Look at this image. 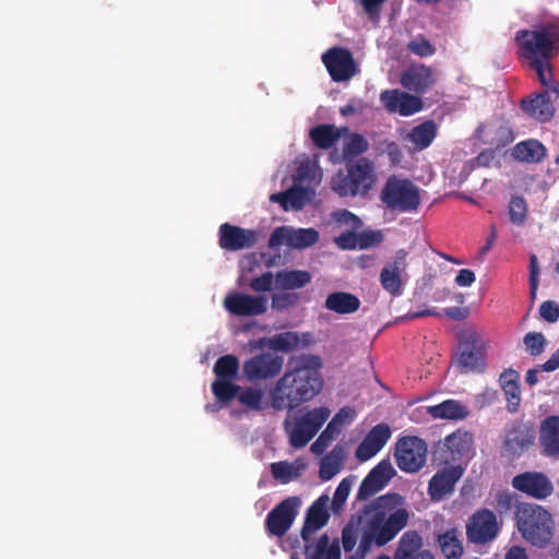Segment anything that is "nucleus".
I'll return each instance as SVG.
<instances>
[{"mask_svg": "<svg viewBox=\"0 0 559 559\" xmlns=\"http://www.w3.org/2000/svg\"><path fill=\"white\" fill-rule=\"evenodd\" d=\"M405 500L399 493H386L365 506L357 515L361 539L358 551L365 555L372 545L382 547L393 540L407 525L409 512Z\"/></svg>", "mask_w": 559, "mask_h": 559, "instance_id": "obj_1", "label": "nucleus"}, {"mask_svg": "<svg viewBox=\"0 0 559 559\" xmlns=\"http://www.w3.org/2000/svg\"><path fill=\"white\" fill-rule=\"evenodd\" d=\"M321 366L319 356L292 358L288 369L270 391L271 406L275 411H292L317 396L323 388Z\"/></svg>", "mask_w": 559, "mask_h": 559, "instance_id": "obj_2", "label": "nucleus"}, {"mask_svg": "<svg viewBox=\"0 0 559 559\" xmlns=\"http://www.w3.org/2000/svg\"><path fill=\"white\" fill-rule=\"evenodd\" d=\"M515 41L521 56L536 73L539 83L559 97V82L554 78L551 63L559 56V26L548 23L534 29H520L516 32Z\"/></svg>", "mask_w": 559, "mask_h": 559, "instance_id": "obj_3", "label": "nucleus"}, {"mask_svg": "<svg viewBox=\"0 0 559 559\" xmlns=\"http://www.w3.org/2000/svg\"><path fill=\"white\" fill-rule=\"evenodd\" d=\"M515 521L522 536L534 546L544 547L552 537L551 515L538 504L519 503Z\"/></svg>", "mask_w": 559, "mask_h": 559, "instance_id": "obj_4", "label": "nucleus"}, {"mask_svg": "<svg viewBox=\"0 0 559 559\" xmlns=\"http://www.w3.org/2000/svg\"><path fill=\"white\" fill-rule=\"evenodd\" d=\"M380 200L392 212H416L420 205L419 188L409 179L391 176L383 186Z\"/></svg>", "mask_w": 559, "mask_h": 559, "instance_id": "obj_5", "label": "nucleus"}, {"mask_svg": "<svg viewBox=\"0 0 559 559\" xmlns=\"http://www.w3.org/2000/svg\"><path fill=\"white\" fill-rule=\"evenodd\" d=\"M373 164L368 158H359L347 166V173H337L332 179L333 190L341 197L365 194L371 188Z\"/></svg>", "mask_w": 559, "mask_h": 559, "instance_id": "obj_6", "label": "nucleus"}, {"mask_svg": "<svg viewBox=\"0 0 559 559\" xmlns=\"http://www.w3.org/2000/svg\"><path fill=\"white\" fill-rule=\"evenodd\" d=\"M427 452V444L421 438L406 436L396 442L395 461L401 471L416 473L425 465Z\"/></svg>", "mask_w": 559, "mask_h": 559, "instance_id": "obj_7", "label": "nucleus"}, {"mask_svg": "<svg viewBox=\"0 0 559 559\" xmlns=\"http://www.w3.org/2000/svg\"><path fill=\"white\" fill-rule=\"evenodd\" d=\"M301 506L299 497L293 496L276 504L266 515L265 531L270 536L283 537L292 527Z\"/></svg>", "mask_w": 559, "mask_h": 559, "instance_id": "obj_8", "label": "nucleus"}, {"mask_svg": "<svg viewBox=\"0 0 559 559\" xmlns=\"http://www.w3.org/2000/svg\"><path fill=\"white\" fill-rule=\"evenodd\" d=\"M456 365L462 373L483 370L486 366L484 342L476 332L464 334L460 342Z\"/></svg>", "mask_w": 559, "mask_h": 559, "instance_id": "obj_9", "label": "nucleus"}, {"mask_svg": "<svg viewBox=\"0 0 559 559\" xmlns=\"http://www.w3.org/2000/svg\"><path fill=\"white\" fill-rule=\"evenodd\" d=\"M407 251L400 249L395 251L394 255L382 267L379 282L382 288L392 297H399L404 292L403 276L406 275L407 270Z\"/></svg>", "mask_w": 559, "mask_h": 559, "instance_id": "obj_10", "label": "nucleus"}, {"mask_svg": "<svg viewBox=\"0 0 559 559\" xmlns=\"http://www.w3.org/2000/svg\"><path fill=\"white\" fill-rule=\"evenodd\" d=\"M498 532L497 516L488 509L477 510L469 516L466 524L467 539L476 545H484L493 540Z\"/></svg>", "mask_w": 559, "mask_h": 559, "instance_id": "obj_11", "label": "nucleus"}, {"mask_svg": "<svg viewBox=\"0 0 559 559\" xmlns=\"http://www.w3.org/2000/svg\"><path fill=\"white\" fill-rule=\"evenodd\" d=\"M267 297L239 292L227 294L223 300L226 311L235 317H258L267 311Z\"/></svg>", "mask_w": 559, "mask_h": 559, "instance_id": "obj_12", "label": "nucleus"}, {"mask_svg": "<svg viewBox=\"0 0 559 559\" xmlns=\"http://www.w3.org/2000/svg\"><path fill=\"white\" fill-rule=\"evenodd\" d=\"M319 241V233L314 228H298L290 226L276 227L269 239V248L277 249L286 245L294 249H305Z\"/></svg>", "mask_w": 559, "mask_h": 559, "instance_id": "obj_13", "label": "nucleus"}, {"mask_svg": "<svg viewBox=\"0 0 559 559\" xmlns=\"http://www.w3.org/2000/svg\"><path fill=\"white\" fill-rule=\"evenodd\" d=\"M322 62L334 82H345L357 73V66L349 50L332 47L322 55Z\"/></svg>", "mask_w": 559, "mask_h": 559, "instance_id": "obj_14", "label": "nucleus"}, {"mask_svg": "<svg viewBox=\"0 0 559 559\" xmlns=\"http://www.w3.org/2000/svg\"><path fill=\"white\" fill-rule=\"evenodd\" d=\"M283 365V357L262 353L245 361L243 372L249 380H266L280 374Z\"/></svg>", "mask_w": 559, "mask_h": 559, "instance_id": "obj_15", "label": "nucleus"}, {"mask_svg": "<svg viewBox=\"0 0 559 559\" xmlns=\"http://www.w3.org/2000/svg\"><path fill=\"white\" fill-rule=\"evenodd\" d=\"M219 247L227 251H239L253 247L258 240V233L245 229L229 223H224L218 229Z\"/></svg>", "mask_w": 559, "mask_h": 559, "instance_id": "obj_16", "label": "nucleus"}, {"mask_svg": "<svg viewBox=\"0 0 559 559\" xmlns=\"http://www.w3.org/2000/svg\"><path fill=\"white\" fill-rule=\"evenodd\" d=\"M394 475L395 469L389 461L379 462L362 479L356 499L362 501L376 495L386 486Z\"/></svg>", "mask_w": 559, "mask_h": 559, "instance_id": "obj_17", "label": "nucleus"}, {"mask_svg": "<svg viewBox=\"0 0 559 559\" xmlns=\"http://www.w3.org/2000/svg\"><path fill=\"white\" fill-rule=\"evenodd\" d=\"M380 100L388 111L397 112L404 117L419 112L424 108L420 97L400 90L383 91L380 94Z\"/></svg>", "mask_w": 559, "mask_h": 559, "instance_id": "obj_18", "label": "nucleus"}, {"mask_svg": "<svg viewBox=\"0 0 559 559\" xmlns=\"http://www.w3.org/2000/svg\"><path fill=\"white\" fill-rule=\"evenodd\" d=\"M472 448L473 435L468 431L456 430L444 438L438 451L441 460L449 464L450 462H457L468 456Z\"/></svg>", "mask_w": 559, "mask_h": 559, "instance_id": "obj_19", "label": "nucleus"}, {"mask_svg": "<svg viewBox=\"0 0 559 559\" xmlns=\"http://www.w3.org/2000/svg\"><path fill=\"white\" fill-rule=\"evenodd\" d=\"M512 486L535 499L549 497L554 487L546 475L539 472H525L513 477Z\"/></svg>", "mask_w": 559, "mask_h": 559, "instance_id": "obj_20", "label": "nucleus"}, {"mask_svg": "<svg viewBox=\"0 0 559 559\" xmlns=\"http://www.w3.org/2000/svg\"><path fill=\"white\" fill-rule=\"evenodd\" d=\"M435 72L425 64H412L401 73V85L416 95L425 94L436 84Z\"/></svg>", "mask_w": 559, "mask_h": 559, "instance_id": "obj_21", "label": "nucleus"}, {"mask_svg": "<svg viewBox=\"0 0 559 559\" xmlns=\"http://www.w3.org/2000/svg\"><path fill=\"white\" fill-rule=\"evenodd\" d=\"M464 469L460 465L438 471L428 484V493L431 500L440 501L447 495L452 493L456 481L462 477Z\"/></svg>", "mask_w": 559, "mask_h": 559, "instance_id": "obj_22", "label": "nucleus"}, {"mask_svg": "<svg viewBox=\"0 0 559 559\" xmlns=\"http://www.w3.org/2000/svg\"><path fill=\"white\" fill-rule=\"evenodd\" d=\"M390 437L391 429L388 424L376 425L356 449V457L361 462L370 460L385 445Z\"/></svg>", "mask_w": 559, "mask_h": 559, "instance_id": "obj_23", "label": "nucleus"}, {"mask_svg": "<svg viewBox=\"0 0 559 559\" xmlns=\"http://www.w3.org/2000/svg\"><path fill=\"white\" fill-rule=\"evenodd\" d=\"M542 93H537L530 99L521 102L522 110L531 118L539 121L547 122L555 115V107L550 99V93H554L549 87Z\"/></svg>", "mask_w": 559, "mask_h": 559, "instance_id": "obj_24", "label": "nucleus"}, {"mask_svg": "<svg viewBox=\"0 0 559 559\" xmlns=\"http://www.w3.org/2000/svg\"><path fill=\"white\" fill-rule=\"evenodd\" d=\"M328 501V496H321L309 507L300 532L304 542L310 540L311 535L329 522Z\"/></svg>", "mask_w": 559, "mask_h": 559, "instance_id": "obj_25", "label": "nucleus"}, {"mask_svg": "<svg viewBox=\"0 0 559 559\" xmlns=\"http://www.w3.org/2000/svg\"><path fill=\"white\" fill-rule=\"evenodd\" d=\"M539 442L546 455L559 457V416L551 415L542 421Z\"/></svg>", "mask_w": 559, "mask_h": 559, "instance_id": "obj_26", "label": "nucleus"}, {"mask_svg": "<svg viewBox=\"0 0 559 559\" xmlns=\"http://www.w3.org/2000/svg\"><path fill=\"white\" fill-rule=\"evenodd\" d=\"M313 341L310 333L282 332L270 340V347L274 350L290 353L296 349L307 348Z\"/></svg>", "mask_w": 559, "mask_h": 559, "instance_id": "obj_27", "label": "nucleus"}, {"mask_svg": "<svg viewBox=\"0 0 559 559\" xmlns=\"http://www.w3.org/2000/svg\"><path fill=\"white\" fill-rule=\"evenodd\" d=\"M332 549L341 552L338 539L331 543L330 536L324 533L318 539L305 542V556L306 559H328ZM290 559H299L297 554H292Z\"/></svg>", "mask_w": 559, "mask_h": 559, "instance_id": "obj_28", "label": "nucleus"}, {"mask_svg": "<svg viewBox=\"0 0 559 559\" xmlns=\"http://www.w3.org/2000/svg\"><path fill=\"white\" fill-rule=\"evenodd\" d=\"M345 132H348L346 127L338 129L334 124L323 123L311 128L309 136L317 147L329 150L340 140L342 133Z\"/></svg>", "mask_w": 559, "mask_h": 559, "instance_id": "obj_29", "label": "nucleus"}, {"mask_svg": "<svg viewBox=\"0 0 559 559\" xmlns=\"http://www.w3.org/2000/svg\"><path fill=\"white\" fill-rule=\"evenodd\" d=\"M324 307L338 314H349L359 309L360 300L352 293L334 292L325 298Z\"/></svg>", "mask_w": 559, "mask_h": 559, "instance_id": "obj_30", "label": "nucleus"}, {"mask_svg": "<svg viewBox=\"0 0 559 559\" xmlns=\"http://www.w3.org/2000/svg\"><path fill=\"white\" fill-rule=\"evenodd\" d=\"M311 282V275L304 270H282L275 274V287L283 290L302 288Z\"/></svg>", "mask_w": 559, "mask_h": 559, "instance_id": "obj_31", "label": "nucleus"}, {"mask_svg": "<svg viewBox=\"0 0 559 559\" xmlns=\"http://www.w3.org/2000/svg\"><path fill=\"white\" fill-rule=\"evenodd\" d=\"M546 155V147L542 142L530 139L518 143L512 150V156L524 163H539Z\"/></svg>", "mask_w": 559, "mask_h": 559, "instance_id": "obj_32", "label": "nucleus"}, {"mask_svg": "<svg viewBox=\"0 0 559 559\" xmlns=\"http://www.w3.org/2000/svg\"><path fill=\"white\" fill-rule=\"evenodd\" d=\"M437 135V126L432 120H426L414 127L406 139L414 144V148L421 151L427 148Z\"/></svg>", "mask_w": 559, "mask_h": 559, "instance_id": "obj_33", "label": "nucleus"}, {"mask_svg": "<svg viewBox=\"0 0 559 559\" xmlns=\"http://www.w3.org/2000/svg\"><path fill=\"white\" fill-rule=\"evenodd\" d=\"M428 413L433 418L461 420L468 415V409L457 401L447 400L440 404L430 406Z\"/></svg>", "mask_w": 559, "mask_h": 559, "instance_id": "obj_34", "label": "nucleus"}, {"mask_svg": "<svg viewBox=\"0 0 559 559\" xmlns=\"http://www.w3.org/2000/svg\"><path fill=\"white\" fill-rule=\"evenodd\" d=\"M438 545L441 554L447 559H461L464 552L462 540L459 538V531L451 528L438 535Z\"/></svg>", "mask_w": 559, "mask_h": 559, "instance_id": "obj_35", "label": "nucleus"}, {"mask_svg": "<svg viewBox=\"0 0 559 559\" xmlns=\"http://www.w3.org/2000/svg\"><path fill=\"white\" fill-rule=\"evenodd\" d=\"M344 451L340 445H336L322 459L319 469L320 478L322 480L332 479L342 469Z\"/></svg>", "mask_w": 559, "mask_h": 559, "instance_id": "obj_36", "label": "nucleus"}, {"mask_svg": "<svg viewBox=\"0 0 559 559\" xmlns=\"http://www.w3.org/2000/svg\"><path fill=\"white\" fill-rule=\"evenodd\" d=\"M240 362L235 355H224L219 357L213 367L215 380H237Z\"/></svg>", "mask_w": 559, "mask_h": 559, "instance_id": "obj_37", "label": "nucleus"}, {"mask_svg": "<svg viewBox=\"0 0 559 559\" xmlns=\"http://www.w3.org/2000/svg\"><path fill=\"white\" fill-rule=\"evenodd\" d=\"M305 465L299 461L288 463L287 461L275 462L271 464L272 476L281 484H288L300 476Z\"/></svg>", "mask_w": 559, "mask_h": 559, "instance_id": "obj_38", "label": "nucleus"}, {"mask_svg": "<svg viewBox=\"0 0 559 559\" xmlns=\"http://www.w3.org/2000/svg\"><path fill=\"white\" fill-rule=\"evenodd\" d=\"M330 409L325 406L316 407L302 415L297 421L316 436L330 417Z\"/></svg>", "mask_w": 559, "mask_h": 559, "instance_id": "obj_39", "label": "nucleus"}, {"mask_svg": "<svg viewBox=\"0 0 559 559\" xmlns=\"http://www.w3.org/2000/svg\"><path fill=\"white\" fill-rule=\"evenodd\" d=\"M235 380H214L211 388L216 400L223 404H229L237 399L240 385Z\"/></svg>", "mask_w": 559, "mask_h": 559, "instance_id": "obj_40", "label": "nucleus"}, {"mask_svg": "<svg viewBox=\"0 0 559 559\" xmlns=\"http://www.w3.org/2000/svg\"><path fill=\"white\" fill-rule=\"evenodd\" d=\"M238 402L250 411L260 412L265 408L264 394L261 389L240 386Z\"/></svg>", "mask_w": 559, "mask_h": 559, "instance_id": "obj_41", "label": "nucleus"}, {"mask_svg": "<svg viewBox=\"0 0 559 559\" xmlns=\"http://www.w3.org/2000/svg\"><path fill=\"white\" fill-rule=\"evenodd\" d=\"M368 148V140L362 134L350 133L343 147V157L345 160H352L366 153Z\"/></svg>", "mask_w": 559, "mask_h": 559, "instance_id": "obj_42", "label": "nucleus"}, {"mask_svg": "<svg viewBox=\"0 0 559 559\" xmlns=\"http://www.w3.org/2000/svg\"><path fill=\"white\" fill-rule=\"evenodd\" d=\"M532 443V437L521 429L510 430L506 438V448L512 453H521Z\"/></svg>", "mask_w": 559, "mask_h": 559, "instance_id": "obj_43", "label": "nucleus"}, {"mask_svg": "<svg viewBox=\"0 0 559 559\" xmlns=\"http://www.w3.org/2000/svg\"><path fill=\"white\" fill-rule=\"evenodd\" d=\"M340 432V427L334 426V423L330 421L318 439L311 444V452L317 455L323 454Z\"/></svg>", "mask_w": 559, "mask_h": 559, "instance_id": "obj_44", "label": "nucleus"}, {"mask_svg": "<svg viewBox=\"0 0 559 559\" xmlns=\"http://www.w3.org/2000/svg\"><path fill=\"white\" fill-rule=\"evenodd\" d=\"M508 213L512 224L518 226L523 225L527 216V204L524 198L513 195L509 203Z\"/></svg>", "mask_w": 559, "mask_h": 559, "instance_id": "obj_45", "label": "nucleus"}, {"mask_svg": "<svg viewBox=\"0 0 559 559\" xmlns=\"http://www.w3.org/2000/svg\"><path fill=\"white\" fill-rule=\"evenodd\" d=\"M288 210H301L310 202V193L307 188L301 186H293L287 190Z\"/></svg>", "mask_w": 559, "mask_h": 559, "instance_id": "obj_46", "label": "nucleus"}, {"mask_svg": "<svg viewBox=\"0 0 559 559\" xmlns=\"http://www.w3.org/2000/svg\"><path fill=\"white\" fill-rule=\"evenodd\" d=\"M352 485H353V480L348 477H346L340 481V484L336 487V490L334 492V496L332 499V504H331V509L334 513H338L343 509V507L349 496Z\"/></svg>", "mask_w": 559, "mask_h": 559, "instance_id": "obj_47", "label": "nucleus"}, {"mask_svg": "<svg viewBox=\"0 0 559 559\" xmlns=\"http://www.w3.org/2000/svg\"><path fill=\"white\" fill-rule=\"evenodd\" d=\"M421 546V537L415 531H408L403 534L400 540V547L396 550V555H402L405 551H409L412 555H417V551Z\"/></svg>", "mask_w": 559, "mask_h": 559, "instance_id": "obj_48", "label": "nucleus"}, {"mask_svg": "<svg viewBox=\"0 0 559 559\" xmlns=\"http://www.w3.org/2000/svg\"><path fill=\"white\" fill-rule=\"evenodd\" d=\"M358 526L360 524L357 523V515H353L342 531V544L346 552L352 551L356 545Z\"/></svg>", "mask_w": 559, "mask_h": 559, "instance_id": "obj_49", "label": "nucleus"}, {"mask_svg": "<svg viewBox=\"0 0 559 559\" xmlns=\"http://www.w3.org/2000/svg\"><path fill=\"white\" fill-rule=\"evenodd\" d=\"M407 49L412 53H414L420 58L430 57L436 51L435 46L426 37H424L421 35L414 38L413 40H411L407 44Z\"/></svg>", "mask_w": 559, "mask_h": 559, "instance_id": "obj_50", "label": "nucleus"}, {"mask_svg": "<svg viewBox=\"0 0 559 559\" xmlns=\"http://www.w3.org/2000/svg\"><path fill=\"white\" fill-rule=\"evenodd\" d=\"M314 437L309 430L296 421L295 427L289 431V443L295 449H301Z\"/></svg>", "mask_w": 559, "mask_h": 559, "instance_id": "obj_51", "label": "nucleus"}, {"mask_svg": "<svg viewBox=\"0 0 559 559\" xmlns=\"http://www.w3.org/2000/svg\"><path fill=\"white\" fill-rule=\"evenodd\" d=\"M507 399V407L510 413H515L521 403V391L519 383L507 382V385L501 386Z\"/></svg>", "mask_w": 559, "mask_h": 559, "instance_id": "obj_52", "label": "nucleus"}, {"mask_svg": "<svg viewBox=\"0 0 559 559\" xmlns=\"http://www.w3.org/2000/svg\"><path fill=\"white\" fill-rule=\"evenodd\" d=\"M524 344L532 356H538L543 353L546 340L539 332H530L524 336Z\"/></svg>", "mask_w": 559, "mask_h": 559, "instance_id": "obj_53", "label": "nucleus"}, {"mask_svg": "<svg viewBox=\"0 0 559 559\" xmlns=\"http://www.w3.org/2000/svg\"><path fill=\"white\" fill-rule=\"evenodd\" d=\"M299 296L296 293H278L272 296V307L278 311L286 310L298 304Z\"/></svg>", "mask_w": 559, "mask_h": 559, "instance_id": "obj_54", "label": "nucleus"}, {"mask_svg": "<svg viewBox=\"0 0 559 559\" xmlns=\"http://www.w3.org/2000/svg\"><path fill=\"white\" fill-rule=\"evenodd\" d=\"M273 284H275V275L272 272H265L260 276L251 278L249 285L257 293H266L272 290Z\"/></svg>", "mask_w": 559, "mask_h": 559, "instance_id": "obj_55", "label": "nucleus"}, {"mask_svg": "<svg viewBox=\"0 0 559 559\" xmlns=\"http://www.w3.org/2000/svg\"><path fill=\"white\" fill-rule=\"evenodd\" d=\"M370 21H378L386 0H357Z\"/></svg>", "mask_w": 559, "mask_h": 559, "instance_id": "obj_56", "label": "nucleus"}, {"mask_svg": "<svg viewBox=\"0 0 559 559\" xmlns=\"http://www.w3.org/2000/svg\"><path fill=\"white\" fill-rule=\"evenodd\" d=\"M530 297L532 300L536 298L537 289H538V276H539V266L538 260L535 254H531L530 257Z\"/></svg>", "mask_w": 559, "mask_h": 559, "instance_id": "obj_57", "label": "nucleus"}, {"mask_svg": "<svg viewBox=\"0 0 559 559\" xmlns=\"http://www.w3.org/2000/svg\"><path fill=\"white\" fill-rule=\"evenodd\" d=\"M539 314L543 320L555 323L559 320V305L552 300L544 301L539 307Z\"/></svg>", "mask_w": 559, "mask_h": 559, "instance_id": "obj_58", "label": "nucleus"}, {"mask_svg": "<svg viewBox=\"0 0 559 559\" xmlns=\"http://www.w3.org/2000/svg\"><path fill=\"white\" fill-rule=\"evenodd\" d=\"M356 417V412L350 406L342 407L335 416L332 418L331 423H334V426L342 428L344 424L352 423Z\"/></svg>", "mask_w": 559, "mask_h": 559, "instance_id": "obj_59", "label": "nucleus"}, {"mask_svg": "<svg viewBox=\"0 0 559 559\" xmlns=\"http://www.w3.org/2000/svg\"><path fill=\"white\" fill-rule=\"evenodd\" d=\"M475 281V273L469 269L460 270L455 276V284L461 287L472 286Z\"/></svg>", "mask_w": 559, "mask_h": 559, "instance_id": "obj_60", "label": "nucleus"}, {"mask_svg": "<svg viewBox=\"0 0 559 559\" xmlns=\"http://www.w3.org/2000/svg\"><path fill=\"white\" fill-rule=\"evenodd\" d=\"M444 314L452 320L461 321L468 316V309L462 307H449L444 309Z\"/></svg>", "mask_w": 559, "mask_h": 559, "instance_id": "obj_61", "label": "nucleus"}, {"mask_svg": "<svg viewBox=\"0 0 559 559\" xmlns=\"http://www.w3.org/2000/svg\"><path fill=\"white\" fill-rule=\"evenodd\" d=\"M495 158V152L491 150H486L479 153L475 158L476 166L479 167H489Z\"/></svg>", "mask_w": 559, "mask_h": 559, "instance_id": "obj_62", "label": "nucleus"}, {"mask_svg": "<svg viewBox=\"0 0 559 559\" xmlns=\"http://www.w3.org/2000/svg\"><path fill=\"white\" fill-rule=\"evenodd\" d=\"M559 368V348L551 355V357L540 365L543 371H554Z\"/></svg>", "mask_w": 559, "mask_h": 559, "instance_id": "obj_63", "label": "nucleus"}, {"mask_svg": "<svg viewBox=\"0 0 559 559\" xmlns=\"http://www.w3.org/2000/svg\"><path fill=\"white\" fill-rule=\"evenodd\" d=\"M395 559H435L428 551L424 550L417 555L405 551L402 555H395Z\"/></svg>", "mask_w": 559, "mask_h": 559, "instance_id": "obj_64", "label": "nucleus"}]
</instances>
